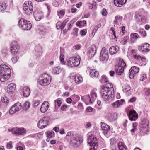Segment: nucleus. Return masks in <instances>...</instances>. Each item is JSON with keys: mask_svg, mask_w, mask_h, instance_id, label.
<instances>
[{"mask_svg": "<svg viewBox=\"0 0 150 150\" xmlns=\"http://www.w3.org/2000/svg\"><path fill=\"white\" fill-rule=\"evenodd\" d=\"M100 95L102 98L105 101L113 99L114 96V89L111 83H108L105 86H102L100 90Z\"/></svg>", "mask_w": 150, "mask_h": 150, "instance_id": "obj_1", "label": "nucleus"}, {"mask_svg": "<svg viewBox=\"0 0 150 150\" xmlns=\"http://www.w3.org/2000/svg\"><path fill=\"white\" fill-rule=\"evenodd\" d=\"M11 71L7 65L2 64L0 65V80L4 82L7 80L10 77Z\"/></svg>", "mask_w": 150, "mask_h": 150, "instance_id": "obj_2", "label": "nucleus"}, {"mask_svg": "<svg viewBox=\"0 0 150 150\" xmlns=\"http://www.w3.org/2000/svg\"><path fill=\"white\" fill-rule=\"evenodd\" d=\"M80 60V57L78 55L71 56L66 59V64L69 67H76L79 65Z\"/></svg>", "mask_w": 150, "mask_h": 150, "instance_id": "obj_3", "label": "nucleus"}, {"mask_svg": "<svg viewBox=\"0 0 150 150\" xmlns=\"http://www.w3.org/2000/svg\"><path fill=\"white\" fill-rule=\"evenodd\" d=\"M51 81V78L47 74H45L40 77L38 81V84L42 86L48 85Z\"/></svg>", "mask_w": 150, "mask_h": 150, "instance_id": "obj_4", "label": "nucleus"}, {"mask_svg": "<svg viewBox=\"0 0 150 150\" xmlns=\"http://www.w3.org/2000/svg\"><path fill=\"white\" fill-rule=\"evenodd\" d=\"M18 26L25 30H29L32 27L30 22L23 18L20 19L18 21Z\"/></svg>", "mask_w": 150, "mask_h": 150, "instance_id": "obj_5", "label": "nucleus"}, {"mask_svg": "<svg viewBox=\"0 0 150 150\" xmlns=\"http://www.w3.org/2000/svg\"><path fill=\"white\" fill-rule=\"evenodd\" d=\"M33 4L30 1H26L23 5V9L25 13L27 15H30L33 12Z\"/></svg>", "mask_w": 150, "mask_h": 150, "instance_id": "obj_6", "label": "nucleus"}, {"mask_svg": "<svg viewBox=\"0 0 150 150\" xmlns=\"http://www.w3.org/2000/svg\"><path fill=\"white\" fill-rule=\"evenodd\" d=\"M88 143L91 146L90 150H96L98 147L97 141L96 137L93 135L89 136L88 139Z\"/></svg>", "mask_w": 150, "mask_h": 150, "instance_id": "obj_7", "label": "nucleus"}, {"mask_svg": "<svg viewBox=\"0 0 150 150\" xmlns=\"http://www.w3.org/2000/svg\"><path fill=\"white\" fill-rule=\"evenodd\" d=\"M82 138L76 135H72L71 137V144L74 146H78L83 142Z\"/></svg>", "mask_w": 150, "mask_h": 150, "instance_id": "obj_8", "label": "nucleus"}, {"mask_svg": "<svg viewBox=\"0 0 150 150\" xmlns=\"http://www.w3.org/2000/svg\"><path fill=\"white\" fill-rule=\"evenodd\" d=\"M50 118L49 117L45 116L40 119L38 122L37 126L40 129H43L48 124Z\"/></svg>", "mask_w": 150, "mask_h": 150, "instance_id": "obj_9", "label": "nucleus"}, {"mask_svg": "<svg viewBox=\"0 0 150 150\" xmlns=\"http://www.w3.org/2000/svg\"><path fill=\"white\" fill-rule=\"evenodd\" d=\"M20 49V46L17 41L14 40L10 44V51L12 55L17 54Z\"/></svg>", "mask_w": 150, "mask_h": 150, "instance_id": "obj_10", "label": "nucleus"}, {"mask_svg": "<svg viewBox=\"0 0 150 150\" xmlns=\"http://www.w3.org/2000/svg\"><path fill=\"white\" fill-rule=\"evenodd\" d=\"M108 59V52L105 47H103L100 54V61L105 62Z\"/></svg>", "mask_w": 150, "mask_h": 150, "instance_id": "obj_11", "label": "nucleus"}, {"mask_svg": "<svg viewBox=\"0 0 150 150\" xmlns=\"http://www.w3.org/2000/svg\"><path fill=\"white\" fill-rule=\"evenodd\" d=\"M135 20L137 23L139 25L144 24L146 21L144 17L139 13L135 14Z\"/></svg>", "mask_w": 150, "mask_h": 150, "instance_id": "obj_12", "label": "nucleus"}, {"mask_svg": "<svg viewBox=\"0 0 150 150\" xmlns=\"http://www.w3.org/2000/svg\"><path fill=\"white\" fill-rule=\"evenodd\" d=\"M21 108V104L19 103H17L13 105L9 111V113L12 115L19 111Z\"/></svg>", "mask_w": 150, "mask_h": 150, "instance_id": "obj_13", "label": "nucleus"}, {"mask_svg": "<svg viewBox=\"0 0 150 150\" xmlns=\"http://www.w3.org/2000/svg\"><path fill=\"white\" fill-rule=\"evenodd\" d=\"M91 97H90L89 95L86 96V98L88 99V101H86V105H88L89 104L92 103L93 102H94L97 97V95L96 92L94 91H92L90 93Z\"/></svg>", "mask_w": 150, "mask_h": 150, "instance_id": "obj_14", "label": "nucleus"}, {"mask_svg": "<svg viewBox=\"0 0 150 150\" xmlns=\"http://www.w3.org/2000/svg\"><path fill=\"white\" fill-rule=\"evenodd\" d=\"M129 120L131 121H135L138 118V115L134 110H130L128 115Z\"/></svg>", "mask_w": 150, "mask_h": 150, "instance_id": "obj_15", "label": "nucleus"}, {"mask_svg": "<svg viewBox=\"0 0 150 150\" xmlns=\"http://www.w3.org/2000/svg\"><path fill=\"white\" fill-rule=\"evenodd\" d=\"M139 68L136 66L132 67L129 71V77L131 79H133L136 74L139 72Z\"/></svg>", "mask_w": 150, "mask_h": 150, "instance_id": "obj_16", "label": "nucleus"}, {"mask_svg": "<svg viewBox=\"0 0 150 150\" xmlns=\"http://www.w3.org/2000/svg\"><path fill=\"white\" fill-rule=\"evenodd\" d=\"M96 51V48L95 45H93L88 49L87 54L90 58H91L95 55Z\"/></svg>", "mask_w": 150, "mask_h": 150, "instance_id": "obj_17", "label": "nucleus"}, {"mask_svg": "<svg viewBox=\"0 0 150 150\" xmlns=\"http://www.w3.org/2000/svg\"><path fill=\"white\" fill-rule=\"evenodd\" d=\"M33 15L35 20L37 21H40L43 17V13L38 10H35L34 11Z\"/></svg>", "mask_w": 150, "mask_h": 150, "instance_id": "obj_18", "label": "nucleus"}, {"mask_svg": "<svg viewBox=\"0 0 150 150\" xmlns=\"http://www.w3.org/2000/svg\"><path fill=\"white\" fill-rule=\"evenodd\" d=\"M101 128L103 131V133L105 135L107 134L110 129V127L103 122H101Z\"/></svg>", "mask_w": 150, "mask_h": 150, "instance_id": "obj_19", "label": "nucleus"}, {"mask_svg": "<svg viewBox=\"0 0 150 150\" xmlns=\"http://www.w3.org/2000/svg\"><path fill=\"white\" fill-rule=\"evenodd\" d=\"M139 50L143 52H149L150 50V45L147 43L142 44L140 47Z\"/></svg>", "mask_w": 150, "mask_h": 150, "instance_id": "obj_20", "label": "nucleus"}, {"mask_svg": "<svg viewBox=\"0 0 150 150\" xmlns=\"http://www.w3.org/2000/svg\"><path fill=\"white\" fill-rule=\"evenodd\" d=\"M49 107V103L47 101L44 102L42 104L40 108L41 112L44 113L48 110Z\"/></svg>", "mask_w": 150, "mask_h": 150, "instance_id": "obj_21", "label": "nucleus"}, {"mask_svg": "<svg viewBox=\"0 0 150 150\" xmlns=\"http://www.w3.org/2000/svg\"><path fill=\"white\" fill-rule=\"evenodd\" d=\"M148 122H142L140 126V130L143 133L146 132L148 130Z\"/></svg>", "mask_w": 150, "mask_h": 150, "instance_id": "obj_22", "label": "nucleus"}, {"mask_svg": "<svg viewBox=\"0 0 150 150\" xmlns=\"http://www.w3.org/2000/svg\"><path fill=\"white\" fill-rule=\"evenodd\" d=\"M23 91V96L24 97H28L30 95V89L28 87L25 86L21 89Z\"/></svg>", "mask_w": 150, "mask_h": 150, "instance_id": "obj_23", "label": "nucleus"}, {"mask_svg": "<svg viewBox=\"0 0 150 150\" xmlns=\"http://www.w3.org/2000/svg\"><path fill=\"white\" fill-rule=\"evenodd\" d=\"M16 88V85L12 83L9 84L7 86V92L9 93H11L14 92Z\"/></svg>", "mask_w": 150, "mask_h": 150, "instance_id": "obj_24", "label": "nucleus"}, {"mask_svg": "<svg viewBox=\"0 0 150 150\" xmlns=\"http://www.w3.org/2000/svg\"><path fill=\"white\" fill-rule=\"evenodd\" d=\"M117 115L116 112H112L108 114L107 116L108 119L111 121L115 120L117 117Z\"/></svg>", "mask_w": 150, "mask_h": 150, "instance_id": "obj_25", "label": "nucleus"}, {"mask_svg": "<svg viewBox=\"0 0 150 150\" xmlns=\"http://www.w3.org/2000/svg\"><path fill=\"white\" fill-rule=\"evenodd\" d=\"M124 102V100L122 99L116 101L112 103V105L114 108H118L120 105H122Z\"/></svg>", "mask_w": 150, "mask_h": 150, "instance_id": "obj_26", "label": "nucleus"}, {"mask_svg": "<svg viewBox=\"0 0 150 150\" xmlns=\"http://www.w3.org/2000/svg\"><path fill=\"white\" fill-rule=\"evenodd\" d=\"M127 0H114V3L115 5L118 7H121L124 4Z\"/></svg>", "mask_w": 150, "mask_h": 150, "instance_id": "obj_27", "label": "nucleus"}, {"mask_svg": "<svg viewBox=\"0 0 150 150\" xmlns=\"http://www.w3.org/2000/svg\"><path fill=\"white\" fill-rule=\"evenodd\" d=\"M62 71L61 67L59 66L54 67L52 69V73L54 74H59Z\"/></svg>", "mask_w": 150, "mask_h": 150, "instance_id": "obj_28", "label": "nucleus"}, {"mask_svg": "<svg viewBox=\"0 0 150 150\" xmlns=\"http://www.w3.org/2000/svg\"><path fill=\"white\" fill-rule=\"evenodd\" d=\"M118 66H115V69L116 74L117 75H121L123 72L124 69Z\"/></svg>", "mask_w": 150, "mask_h": 150, "instance_id": "obj_29", "label": "nucleus"}, {"mask_svg": "<svg viewBox=\"0 0 150 150\" xmlns=\"http://www.w3.org/2000/svg\"><path fill=\"white\" fill-rule=\"evenodd\" d=\"M123 90L126 92V94L128 96L131 95L132 92V90L131 89V87L128 85L125 86V89H123Z\"/></svg>", "mask_w": 150, "mask_h": 150, "instance_id": "obj_30", "label": "nucleus"}, {"mask_svg": "<svg viewBox=\"0 0 150 150\" xmlns=\"http://www.w3.org/2000/svg\"><path fill=\"white\" fill-rule=\"evenodd\" d=\"M99 75V73L97 71L94 69L91 70L90 72V76L91 77L97 78Z\"/></svg>", "mask_w": 150, "mask_h": 150, "instance_id": "obj_31", "label": "nucleus"}, {"mask_svg": "<svg viewBox=\"0 0 150 150\" xmlns=\"http://www.w3.org/2000/svg\"><path fill=\"white\" fill-rule=\"evenodd\" d=\"M118 51V48L117 47H111L109 50L110 54L111 55H113L116 54Z\"/></svg>", "mask_w": 150, "mask_h": 150, "instance_id": "obj_32", "label": "nucleus"}, {"mask_svg": "<svg viewBox=\"0 0 150 150\" xmlns=\"http://www.w3.org/2000/svg\"><path fill=\"white\" fill-rule=\"evenodd\" d=\"M131 54L132 57L136 59H139L140 55L136 52V50H132L131 51Z\"/></svg>", "mask_w": 150, "mask_h": 150, "instance_id": "obj_33", "label": "nucleus"}, {"mask_svg": "<svg viewBox=\"0 0 150 150\" xmlns=\"http://www.w3.org/2000/svg\"><path fill=\"white\" fill-rule=\"evenodd\" d=\"M120 67L124 69L126 67V64L124 60L121 58L119 59V62L118 65H117Z\"/></svg>", "mask_w": 150, "mask_h": 150, "instance_id": "obj_34", "label": "nucleus"}, {"mask_svg": "<svg viewBox=\"0 0 150 150\" xmlns=\"http://www.w3.org/2000/svg\"><path fill=\"white\" fill-rule=\"evenodd\" d=\"M9 132H12L13 134L19 135V129L17 127H10L8 129Z\"/></svg>", "mask_w": 150, "mask_h": 150, "instance_id": "obj_35", "label": "nucleus"}, {"mask_svg": "<svg viewBox=\"0 0 150 150\" xmlns=\"http://www.w3.org/2000/svg\"><path fill=\"white\" fill-rule=\"evenodd\" d=\"M119 150H127L126 146L122 142H120L118 144Z\"/></svg>", "mask_w": 150, "mask_h": 150, "instance_id": "obj_36", "label": "nucleus"}, {"mask_svg": "<svg viewBox=\"0 0 150 150\" xmlns=\"http://www.w3.org/2000/svg\"><path fill=\"white\" fill-rule=\"evenodd\" d=\"M7 7L8 6L6 3L4 2L0 3V11H4L7 9Z\"/></svg>", "mask_w": 150, "mask_h": 150, "instance_id": "obj_37", "label": "nucleus"}, {"mask_svg": "<svg viewBox=\"0 0 150 150\" xmlns=\"http://www.w3.org/2000/svg\"><path fill=\"white\" fill-rule=\"evenodd\" d=\"M42 48L41 46H38L36 47L35 48V53L37 55L39 56L42 54Z\"/></svg>", "mask_w": 150, "mask_h": 150, "instance_id": "obj_38", "label": "nucleus"}, {"mask_svg": "<svg viewBox=\"0 0 150 150\" xmlns=\"http://www.w3.org/2000/svg\"><path fill=\"white\" fill-rule=\"evenodd\" d=\"M74 81L77 84L81 83L83 81V78L80 76H77L74 79Z\"/></svg>", "mask_w": 150, "mask_h": 150, "instance_id": "obj_39", "label": "nucleus"}, {"mask_svg": "<svg viewBox=\"0 0 150 150\" xmlns=\"http://www.w3.org/2000/svg\"><path fill=\"white\" fill-rule=\"evenodd\" d=\"M55 108L56 109H57L62 104V101L59 98L55 100Z\"/></svg>", "mask_w": 150, "mask_h": 150, "instance_id": "obj_40", "label": "nucleus"}, {"mask_svg": "<svg viewBox=\"0 0 150 150\" xmlns=\"http://www.w3.org/2000/svg\"><path fill=\"white\" fill-rule=\"evenodd\" d=\"M46 134L47 137L52 138L54 136L55 133L52 131H48L46 132Z\"/></svg>", "mask_w": 150, "mask_h": 150, "instance_id": "obj_41", "label": "nucleus"}, {"mask_svg": "<svg viewBox=\"0 0 150 150\" xmlns=\"http://www.w3.org/2000/svg\"><path fill=\"white\" fill-rule=\"evenodd\" d=\"M30 106V104L28 101H25L23 104V108L25 110H27Z\"/></svg>", "mask_w": 150, "mask_h": 150, "instance_id": "obj_42", "label": "nucleus"}, {"mask_svg": "<svg viewBox=\"0 0 150 150\" xmlns=\"http://www.w3.org/2000/svg\"><path fill=\"white\" fill-rule=\"evenodd\" d=\"M56 26L57 29H59L63 28L65 26L63 23L59 21L57 23Z\"/></svg>", "mask_w": 150, "mask_h": 150, "instance_id": "obj_43", "label": "nucleus"}, {"mask_svg": "<svg viewBox=\"0 0 150 150\" xmlns=\"http://www.w3.org/2000/svg\"><path fill=\"white\" fill-rule=\"evenodd\" d=\"M100 81L103 84L107 83L108 81V80L106 76L105 75H103L100 79Z\"/></svg>", "mask_w": 150, "mask_h": 150, "instance_id": "obj_44", "label": "nucleus"}, {"mask_svg": "<svg viewBox=\"0 0 150 150\" xmlns=\"http://www.w3.org/2000/svg\"><path fill=\"white\" fill-rule=\"evenodd\" d=\"M24 146L21 143H18L17 144L16 146V148L17 150H23Z\"/></svg>", "mask_w": 150, "mask_h": 150, "instance_id": "obj_45", "label": "nucleus"}, {"mask_svg": "<svg viewBox=\"0 0 150 150\" xmlns=\"http://www.w3.org/2000/svg\"><path fill=\"white\" fill-rule=\"evenodd\" d=\"M139 33L143 37H145L146 36V33L145 30L142 28H140L139 30Z\"/></svg>", "mask_w": 150, "mask_h": 150, "instance_id": "obj_46", "label": "nucleus"}, {"mask_svg": "<svg viewBox=\"0 0 150 150\" xmlns=\"http://www.w3.org/2000/svg\"><path fill=\"white\" fill-rule=\"evenodd\" d=\"M132 125L133 128L131 130V132L134 133L137 130V124L136 122H134L133 123Z\"/></svg>", "mask_w": 150, "mask_h": 150, "instance_id": "obj_47", "label": "nucleus"}, {"mask_svg": "<svg viewBox=\"0 0 150 150\" xmlns=\"http://www.w3.org/2000/svg\"><path fill=\"white\" fill-rule=\"evenodd\" d=\"M72 98H73V100H74L75 103L78 101L80 99L79 96L76 95H73Z\"/></svg>", "mask_w": 150, "mask_h": 150, "instance_id": "obj_48", "label": "nucleus"}, {"mask_svg": "<svg viewBox=\"0 0 150 150\" xmlns=\"http://www.w3.org/2000/svg\"><path fill=\"white\" fill-rule=\"evenodd\" d=\"M57 13L58 15L60 18H62L65 14L64 11L62 10L60 11H57Z\"/></svg>", "mask_w": 150, "mask_h": 150, "instance_id": "obj_49", "label": "nucleus"}, {"mask_svg": "<svg viewBox=\"0 0 150 150\" xmlns=\"http://www.w3.org/2000/svg\"><path fill=\"white\" fill-rule=\"evenodd\" d=\"M19 129V135H23L25 134L26 133V131L25 129L23 128H18Z\"/></svg>", "mask_w": 150, "mask_h": 150, "instance_id": "obj_50", "label": "nucleus"}, {"mask_svg": "<svg viewBox=\"0 0 150 150\" xmlns=\"http://www.w3.org/2000/svg\"><path fill=\"white\" fill-rule=\"evenodd\" d=\"M130 36L132 38L135 39H137L139 37V35L137 33H131Z\"/></svg>", "mask_w": 150, "mask_h": 150, "instance_id": "obj_51", "label": "nucleus"}, {"mask_svg": "<svg viewBox=\"0 0 150 150\" xmlns=\"http://www.w3.org/2000/svg\"><path fill=\"white\" fill-rule=\"evenodd\" d=\"M114 96L112 97V98H113V99H110V100L111 101L113 100L114 101L115 100V98L117 99H119L120 98V95L119 93H116V95L115 96L113 95Z\"/></svg>", "mask_w": 150, "mask_h": 150, "instance_id": "obj_52", "label": "nucleus"}, {"mask_svg": "<svg viewBox=\"0 0 150 150\" xmlns=\"http://www.w3.org/2000/svg\"><path fill=\"white\" fill-rule=\"evenodd\" d=\"M1 101L2 102L4 103H8L9 102L8 98L6 96L2 97L1 98Z\"/></svg>", "mask_w": 150, "mask_h": 150, "instance_id": "obj_53", "label": "nucleus"}, {"mask_svg": "<svg viewBox=\"0 0 150 150\" xmlns=\"http://www.w3.org/2000/svg\"><path fill=\"white\" fill-rule=\"evenodd\" d=\"M6 148L8 149H10L12 147V143L11 142H9L7 143L6 146Z\"/></svg>", "mask_w": 150, "mask_h": 150, "instance_id": "obj_54", "label": "nucleus"}, {"mask_svg": "<svg viewBox=\"0 0 150 150\" xmlns=\"http://www.w3.org/2000/svg\"><path fill=\"white\" fill-rule=\"evenodd\" d=\"M64 55L62 54H61L59 57V59L61 62H62V64H64Z\"/></svg>", "mask_w": 150, "mask_h": 150, "instance_id": "obj_55", "label": "nucleus"}, {"mask_svg": "<svg viewBox=\"0 0 150 150\" xmlns=\"http://www.w3.org/2000/svg\"><path fill=\"white\" fill-rule=\"evenodd\" d=\"M76 76V73L75 72H73L71 73L69 76L71 79H74Z\"/></svg>", "mask_w": 150, "mask_h": 150, "instance_id": "obj_56", "label": "nucleus"}, {"mask_svg": "<svg viewBox=\"0 0 150 150\" xmlns=\"http://www.w3.org/2000/svg\"><path fill=\"white\" fill-rule=\"evenodd\" d=\"M40 29V33L42 34H45L47 32V30L46 28H44L43 27H41Z\"/></svg>", "mask_w": 150, "mask_h": 150, "instance_id": "obj_57", "label": "nucleus"}, {"mask_svg": "<svg viewBox=\"0 0 150 150\" xmlns=\"http://www.w3.org/2000/svg\"><path fill=\"white\" fill-rule=\"evenodd\" d=\"M71 12L73 13H76V12L77 9L75 7L74 5H73L71 6Z\"/></svg>", "mask_w": 150, "mask_h": 150, "instance_id": "obj_58", "label": "nucleus"}, {"mask_svg": "<svg viewBox=\"0 0 150 150\" xmlns=\"http://www.w3.org/2000/svg\"><path fill=\"white\" fill-rule=\"evenodd\" d=\"M146 78V76L145 74H142L141 76L140 80L143 81L144 79Z\"/></svg>", "mask_w": 150, "mask_h": 150, "instance_id": "obj_59", "label": "nucleus"}, {"mask_svg": "<svg viewBox=\"0 0 150 150\" xmlns=\"http://www.w3.org/2000/svg\"><path fill=\"white\" fill-rule=\"evenodd\" d=\"M12 59L13 63H15L17 61V60L18 59V57L17 56L14 57H12Z\"/></svg>", "mask_w": 150, "mask_h": 150, "instance_id": "obj_60", "label": "nucleus"}, {"mask_svg": "<svg viewBox=\"0 0 150 150\" xmlns=\"http://www.w3.org/2000/svg\"><path fill=\"white\" fill-rule=\"evenodd\" d=\"M81 47V46L80 45H76L74 46L73 47V50H78Z\"/></svg>", "mask_w": 150, "mask_h": 150, "instance_id": "obj_61", "label": "nucleus"}, {"mask_svg": "<svg viewBox=\"0 0 150 150\" xmlns=\"http://www.w3.org/2000/svg\"><path fill=\"white\" fill-rule=\"evenodd\" d=\"M68 106L66 104H64L62 105L61 108V110L62 111H65Z\"/></svg>", "mask_w": 150, "mask_h": 150, "instance_id": "obj_62", "label": "nucleus"}, {"mask_svg": "<svg viewBox=\"0 0 150 150\" xmlns=\"http://www.w3.org/2000/svg\"><path fill=\"white\" fill-rule=\"evenodd\" d=\"M140 59H137L136 60L138 61H142L143 62H145L146 61V59L144 57H142L140 55Z\"/></svg>", "mask_w": 150, "mask_h": 150, "instance_id": "obj_63", "label": "nucleus"}, {"mask_svg": "<svg viewBox=\"0 0 150 150\" xmlns=\"http://www.w3.org/2000/svg\"><path fill=\"white\" fill-rule=\"evenodd\" d=\"M93 108L91 107H88L86 109V111L88 112H91L93 111Z\"/></svg>", "mask_w": 150, "mask_h": 150, "instance_id": "obj_64", "label": "nucleus"}]
</instances>
